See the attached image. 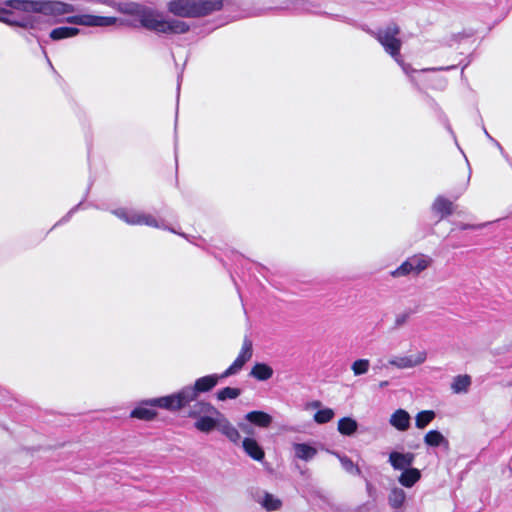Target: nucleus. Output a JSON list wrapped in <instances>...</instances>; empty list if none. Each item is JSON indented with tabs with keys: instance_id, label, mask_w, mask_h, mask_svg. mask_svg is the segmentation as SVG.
Instances as JSON below:
<instances>
[{
	"instance_id": "8fccbe9b",
	"label": "nucleus",
	"mask_w": 512,
	"mask_h": 512,
	"mask_svg": "<svg viewBox=\"0 0 512 512\" xmlns=\"http://www.w3.org/2000/svg\"><path fill=\"white\" fill-rule=\"evenodd\" d=\"M404 487L411 488L415 482H400Z\"/></svg>"
},
{
	"instance_id": "4c0bfd02",
	"label": "nucleus",
	"mask_w": 512,
	"mask_h": 512,
	"mask_svg": "<svg viewBox=\"0 0 512 512\" xmlns=\"http://www.w3.org/2000/svg\"><path fill=\"white\" fill-rule=\"evenodd\" d=\"M414 311L413 310H408L402 314H399L396 316V319H395V323H394V327L393 329H398L400 328L401 326H403L407 320L409 319V317L411 316V314H413Z\"/></svg>"
},
{
	"instance_id": "423d86ee",
	"label": "nucleus",
	"mask_w": 512,
	"mask_h": 512,
	"mask_svg": "<svg viewBox=\"0 0 512 512\" xmlns=\"http://www.w3.org/2000/svg\"><path fill=\"white\" fill-rule=\"evenodd\" d=\"M160 398L142 400L130 412V417L143 421H151L158 415Z\"/></svg>"
},
{
	"instance_id": "f257e3e1",
	"label": "nucleus",
	"mask_w": 512,
	"mask_h": 512,
	"mask_svg": "<svg viewBox=\"0 0 512 512\" xmlns=\"http://www.w3.org/2000/svg\"><path fill=\"white\" fill-rule=\"evenodd\" d=\"M319 7L318 3L309 0H263L262 5L254 3L251 6L238 0H172L168 3L169 12L182 18H202L224 8L237 12L239 18L261 16L271 10L317 14L315 9Z\"/></svg>"
},
{
	"instance_id": "b1692460",
	"label": "nucleus",
	"mask_w": 512,
	"mask_h": 512,
	"mask_svg": "<svg viewBox=\"0 0 512 512\" xmlns=\"http://www.w3.org/2000/svg\"><path fill=\"white\" fill-rule=\"evenodd\" d=\"M358 422L351 417H343L338 421V431L344 436H352L357 432Z\"/></svg>"
},
{
	"instance_id": "c756f323",
	"label": "nucleus",
	"mask_w": 512,
	"mask_h": 512,
	"mask_svg": "<svg viewBox=\"0 0 512 512\" xmlns=\"http://www.w3.org/2000/svg\"><path fill=\"white\" fill-rule=\"evenodd\" d=\"M334 415V411L331 408L326 407L318 409V411L314 414L313 418L317 424H325L330 422L333 419Z\"/></svg>"
},
{
	"instance_id": "393cba45",
	"label": "nucleus",
	"mask_w": 512,
	"mask_h": 512,
	"mask_svg": "<svg viewBox=\"0 0 512 512\" xmlns=\"http://www.w3.org/2000/svg\"><path fill=\"white\" fill-rule=\"evenodd\" d=\"M257 502L260 503L266 510L275 511L280 509L282 502L274 495L265 492L262 497L257 498Z\"/></svg>"
},
{
	"instance_id": "c85d7f7f",
	"label": "nucleus",
	"mask_w": 512,
	"mask_h": 512,
	"mask_svg": "<svg viewBox=\"0 0 512 512\" xmlns=\"http://www.w3.org/2000/svg\"><path fill=\"white\" fill-rule=\"evenodd\" d=\"M406 499V494L401 488H392L389 494V503L394 508H399L403 505Z\"/></svg>"
},
{
	"instance_id": "4468645a",
	"label": "nucleus",
	"mask_w": 512,
	"mask_h": 512,
	"mask_svg": "<svg viewBox=\"0 0 512 512\" xmlns=\"http://www.w3.org/2000/svg\"><path fill=\"white\" fill-rule=\"evenodd\" d=\"M389 423L398 431H407L411 426V416L404 409H397L390 417Z\"/></svg>"
},
{
	"instance_id": "412c9836",
	"label": "nucleus",
	"mask_w": 512,
	"mask_h": 512,
	"mask_svg": "<svg viewBox=\"0 0 512 512\" xmlns=\"http://www.w3.org/2000/svg\"><path fill=\"white\" fill-rule=\"evenodd\" d=\"M407 259L411 263L413 273L416 275L426 270L432 264V258L424 254L413 255Z\"/></svg>"
},
{
	"instance_id": "9d476101",
	"label": "nucleus",
	"mask_w": 512,
	"mask_h": 512,
	"mask_svg": "<svg viewBox=\"0 0 512 512\" xmlns=\"http://www.w3.org/2000/svg\"><path fill=\"white\" fill-rule=\"evenodd\" d=\"M415 459V455L411 452H398L392 451L389 454V463L395 470L406 471L412 466Z\"/></svg>"
},
{
	"instance_id": "de8ad7c7",
	"label": "nucleus",
	"mask_w": 512,
	"mask_h": 512,
	"mask_svg": "<svg viewBox=\"0 0 512 512\" xmlns=\"http://www.w3.org/2000/svg\"><path fill=\"white\" fill-rule=\"evenodd\" d=\"M311 407L313 408H317V409H321V402L316 400V401H313L311 404H310Z\"/></svg>"
},
{
	"instance_id": "aec40b11",
	"label": "nucleus",
	"mask_w": 512,
	"mask_h": 512,
	"mask_svg": "<svg viewBox=\"0 0 512 512\" xmlns=\"http://www.w3.org/2000/svg\"><path fill=\"white\" fill-rule=\"evenodd\" d=\"M424 443L428 447H449V441L443 436L439 430H430L424 436Z\"/></svg>"
},
{
	"instance_id": "3c124183",
	"label": "nucleus",
	"mask_w": 512,
	"mask_h": 512,
	"mask_svg": "<svg viewBox=\"0 0 512 512\" xmlns=\"http://www.w3.org/2000/svg\"><path fill=\"white\" fill-rule=\"evenodd\" d=\"M483 131H484V134L486 135V137L492 141L493 140V137L488 133V131L486 130V128L483 126Z\"/></svg>"
},
{
	"instance_id": "f704fd0d",
	"label": "nucleus",
	"mask_w": 512,
	"mask_h": 512,
	"mask_svg": "<svg viewBox=\"0 0 512 512\" xmlns=\"http://www.w3.org/2000/svg\"><path fill=\"white\" fill-rule=\"evenodd\" d=\"M244 365L245 364L242 363V360L235 359L234 362L222 374L219 375L221 379L235 375L244 367Z\"/></svg>"
},
{
	"instance_id": "72a5a7b5",
	"label": "nucleus",
	"mask_w": 512,
	"mask_h": 512,
	"mask_svg": "<svg viewBox=\"0 0 512 512\" xmlns=\"http://www.w3.org/2000/svg\"><path fill=\"white\" fill-rule=\"evenodd\" d=\"M370 366L368 359H358L353 362L351 369L355 376H360L367 373Z\"/></svg>"
},
{
	"instance_id": "ea45409f",
	"label": "nucleus",
	"mask_w": 512,
	"mask_h": 512,
	"mask_svg": "<svg viewBox=\"0 0 512 512\" xmlns=\"http://www.w3.org/2000/svg\"><path fill=\"white\" fill-rule=\"evenodd\" d=\"M162 229L169 230L172 233L178 234L181 237L185 238L189 242H192V238H195L194 236H190L188 234H185V233H182V232H178L176 229H174V228L164 224L163 221H162Z\"/></svg>"
},
{
	"instance_id": "a878e982",
	"label": "nucleus",
	"mask_w": 512,
	"mask_h": 512,
	"mask_svg": "<svg viewBox=\"0 0 512 512\" xmlns=\"http://www.w3.org/2000/svg\"><path fill=\"white\" fill-rule=\"evenodd\" d=\"M471 385V377L469 375H457L454 377L451 388L454 393H466Z\"/></svg>"
},
{
	"instance_id": "6ab92c4d",
	"label": "nucleus",
	"mask_w": 512,
	"mask_h": 512,
	"mask_svg": "<svg viewBox=\"0 0 512 512\" xmlns=\"http://www.w3.org/2000/svg\"><path fill=\"white\" fill-rule=\"evenodd\" d=\"M273 368L265 362H257L250 371V376L258 381H267L273 376Z\"/></svg>"
},
{
	"instance_id": "864d4df0",
	"label": "nucleus",
	"mask_w": 512,
	"mask_h": 512,
	"mask_svg": "<svg viewBox=\"0 0 512 512\" xmlns=\"http://www.w3.org/2000/svg\"><path fill=\"white\" fill-rule=\"evenodd\" d=\"M182 76L181 75H178V84H177V91L179 92L180 90V80H181Z\"/></svg>"
},
{
	"instance_id": "2eb2a0df",
	"label": "nucleus",
	"mask_w": 512,
	"mask_h": 512,
	"mask_svg": "<svg viewBox=\"0 0 512 512\" xmlns=\"http://www.w3.org/2000/svg\"><path fill=\"white\" fill-rule=\"evenodd\" d=\"M242 447L245 453L253 460L261 461L265 457V452L256 439L246 437L242 441Z\"/></svg>"
},
{
	"instance_id": "5701e85b",
	"label": "nucleus",
	"mask_w": 512,
	"mask_h": 512,
	"mask_svg": "<svg viewBox=\"0 0 512 512\" xmlns=\"http://www.w3.org/2000/svg\"><path fill=\"white\" fill-rule=\"evenodd\" d=\"M80 33V29L76 27L62 26L53 29L50 32V38L54 41L75 37Z\"/></svg>"
},
{
	"instance_id": "a211bd4d",
	"label": "nucleus",
	"mask_w": 512,
	"mask_h": 512,
	"mask_svg": "<svg viewBox=\"0 0 512 512\" xmlns=\"http://www.w3.org/2000/svg\"><path fill=\"white\" fill-rule=\"evenodd\" d=\"M432 211L440 216V219H444L447 216L453 214V203L444 196H437L432 206Z\"/></svg>"
},
{
	"instance_id": "37998d69",
	"label": "nucleus",
	"mask_w": 512,
	"mask_h": 512,
	"mask_svg": "<svg viewBox=\"0 0 512 512\" xmlns=\"http://www.w3.org/2000/svg\"><path fill=\"white\" fill-rule=\"evenodd\" d=\"M457 66L456 65H451V66H446V67H440V68H427V69H422L423 72H426V71H450V70H453V69H456Z\"/></svg>"
},
{
	"instance_id": "f8f14e48",
	"label": "nucleus",
	"mask_w": 512,
	"mask_h": 512,
	"mask_svg": "<svg viewBox=\"0 0 512 512\" xmlns=\"http://www.w3.org/2000/svg\"><path fill=\"white\" fill-rule=\"evenodd\" d=\"M189 30V24L183 20L162 17V34H184Z\"/></svg>"
},
{
	"instance_id": "ddd939ff",
	"label": "nucleus",
	"mask_w": 512,
	"mask_h": 512,
	"mask_svg": "<svg viewBox=\"0 0 512 512\" xmlns=\"http://www.w3.org/2000/svg\"><path fill=\"white\" fill-rule=\"evenodd\" d=\"M244 419L250 424L260 428H268L273 422V417L261 410H253L248 412L244 416Z\"/></svg>"
},
{
	"instance_id": "1a4fd4ad",
	"label": "nucleus",
	"mask_w": 512,
	"mask_h": 512,
	"mask_svg": "<svg viewBox=\"0 0 512 512\" xmlns=\"http://www.w3.org/2000/svg\"><path fill=\"white\" fill-rule=\"evenodd\" d=\"M427 358L425 351H420L415 355L395 357L389 361V364L397 368H412L422 364Z\"/></svg>"
},
{
	"instance_id": "dca6fc26",
	"label": "nucleus",
	"mask_w": 512,
	"mask_h": 512,
	"mask_svg": "<svg viewBox=\"0 0 512 512\" xmlns=\"http://www.w3.org/2000/svg\"><path fill=\"white\" fill-rule=\"evenodd\" d=\"M220 417L215 414H206L199 417L194 423V427L203 433H210L218 428Z\"/></svg>"
},
{
	"instance_id": "f03ea898",
	"label": "nucleus",
	"mask_w": 512,
	"mask_h": 512,
	"mask_svg": "<svg viewBox=\"0 0 512 512\" xmlns=\"http://www.w3.org/2000/svg\"><path fill=\"white\" fill-rule=\"evenodd\" d=\"M74 10L73 4L58 0H0V22L24 29H35L39 18L32 14L58 17Z\"/></svg>"
},
{
	"instance_id": "c9c22d12",
	"label": "nucleus",
	"mask_w": 512,
	"mask_h": 512,
	"mask_svg": "<svg viewBox=\"0 0 512 512\" xmlns=\"http://www.w3.org/2000/svg\"><path fill=\"white\" fill-rule=\"evenodd\" d=\"M421 471L417 468L410 466L406 471H403L397 480H420Z\"/></svg>"
},
{
	"instance_id": "7ed1b4c3",
	"label": "nucleus",
	"mask_w": 512,
	"mask_h": 512,
	"mask_svg": "<svg viewBox=\"0 0 512 512\" xmlns=\"http://www.w3.org/2000/svg\"><path fill=\"white\" fill-rule=\"evenodd\" d=\"M74 8H76L74 6ZM77 9H75L73 12L64 14L68 15L71 13H74ZM63 17V15H61ZM55 22L65 21L69 24L73 25H80L85 27H111L115 25H126V21L119 19L117 17L112 16H99V15H93V14H78V15H72L67 16L64 20L60 19V16L54 17Z\"/></svg>"
},
{
	"instance_id": "58836bf2",
	"label": "nucleus",
	"mask_w": 512,
	"mask_h": 512,
	"mask_svg": "<svg viewBox=\"0 0 512 512\" xmlns=\"http://www.w3.org/2000/svg\"><path fill=\"white\" fill-rule=\"evenodd\" d=\"M394 60L401 66L403 72L407 75H410L411 73L417 71V70L413 69L410 64L405 63L401 56L394 58Z\"/></svg>"
},
{
	"instance_id": "473e14b6",
	"label": "nucleus",
	"mask_w": 512,
	"mask_h": 512,
	"mask_svg": "<svg viewBox=\"0 0 512 512\" xmlns=\"http://www.w3.org/2000/svg\"><path fill=\"white\" fill-rule=\"evenodd\" d=\"M341 466L344 470L350 473L352 476H359L361 474L360 469L356 466L353 461L346 455H338Z\"/></svg>"
},
{
	"instance_id": "cd10ccee",
	"label": "nucleus",
	"mask_w": 512,
	"mask_h": 512,
	"mask_svg": "<svg viewBox=\"0 0 512 512\" xmlns=\"http://www.w3.org/2000/svg\"><path fill=\"white\" fill-rule=\"evenodd\" d=\"M242 393V390L237 387H224L217 391L216 397L219 401H226L228 399H236Z\"/></svg>"
},
{
	"instance_id": "9b49d317",
	"label": "nucleus",
	"mask_w": 512,
	"mask_h": 512,
	"mask_svg": "<svg viewBox=\"0 0 512 512\" xmlns=\"http://www.w3.org/2000/svg\"><path fill=\"white\" fill-rule=\"evenodd\" d=\"M192 405H188V413L187 416L193 419H199V417H202L206 414H219V410L215 408L212 404L209 402H206L204 400L196 401Z\"/></svg>"
},
{
	"instance_id": "a18cd8bd",
	"label": "nucleus",
	"mask_w": 512,
	"mask_h": 512,
	"mask_svg": "<svg viewBox=\"0 0 512 512\" xmlns=\"http://www.w3.org/2000/svg\"><path fill=\"white\" fill-rule=\"evenodd\" d=\"M476 226L471 224H461L460 229L461 230H468V229H475Z\"/></svg>"
},
{
	"instance_id": "0eeeda50",
	"label": "nucleus",
	"mask_w": 512,
	"mask_h": 512,
	"mask_svg": "<svg viewBox=\"0 0 512 512\" xmlns=\"http://www.w3.org/2000/svg\"><path fill=\"white\" fill-rule=\"evenodd\" d=\"M193 401L187 387L184 386L177 392L162 396V409L171 412L179 411L187 407Z\"/></svg>"
},
{
	"instance_id": "e433bc0d",
	"label": "nucleus",
	"mask_w": 512,
	"mask_h": 512,
	"mask_svg": "<svg viewBox=\"0 0 512 512\" xmlns=\"http://www.w3.org/2000/svg\"><path fill=\"white\" fill-rule=\"evenodd\" d=\"M413 273L411 263L406 259L398 268L391 272L393 277L407 276Z\"/></svg>"
},
{
	"instance_id": "6e6552de",
	"label": "nucleus",
	"mask_w": 512,
	"mask_h": 512,
	"mask_svg": "<svg viewBox=\"0 0 512 512\" xmlns=\"http://www.w3.org/2000/svg\"><path fill=\"white\" fill-rule=\"evenodd\" d=\"M221 377L219 374H210L195 380L194 385H187V389L193 400H196L201 393H207L213 390Z\"/></svg>"
},
{
	"instance_id": "09e8293b",
	"label": "nucleus",
	"mask_w": 512,
	"mask_h": 512,
	"mask_svg": "<svg viewBox=\"0 0 512 512\" xmlns=\"http://www.w3.org/2000/svg\"><path fill=\"white\" fill-rule=\"evenodd\" d=\"M471 60H472V55H469L468 56V61L462 66L461 74H463L464 69L471 63Z\"/></svg>"
},
{
	"instance_id": "20e7f679",
	"label": "nucleus",
	"mask_w": 512,
	"mask_h": 512,
	"mask_svg": "<svg viewBox=\"0 0 512 512\" xmlns=\"http://www.w3.org/2000/svg\"><path fill=\"white\" fill-rule=\"evenodd\" d=\"M111 213L128 225H146L149 227H158V220L154 215L135 208L118 207L111 210Z\"/></svg>"
},
{
	"instance_id": "bb28decb",
	"label": "nucleus",
	"mask_w": 512,
	"mask_h": 512,
	"mask_svg": "<svg viewBox=\"0 0 512 512\" xmlns=\"http://www.w3.org/2000/svg\"><path fill=\"white\" fill-rule=\"evenodd\" d=\"M436 417L433 410H422L415 417V426L418 429H425Z\"/></svg>"
},
{
	"instance_id": "39448f33",
	"label": "nucleus",
	"mask_w": 512,
	"mask_h": 512,
	"mask_svg": "<svg viewBox=\"0 0 512 512\" xmlns=\"http://www.w3.org/2000/svg\"><path fill=\"white\" fill-rule=\"evenodd\" d=\"M400 28L396 23L388 24L384 29L379 30L375 35L376 39L384 47L385 51L393 58L400 57L401 40L397 38Z\"/></svg>"
},
{
	"instance_id": "49530a36",
	"label": "nucleus",
	"mask_w": 512,
	"mask_h": 512,
	"mask_svg": "<svg viewBox=\"0 0 512 512\" xmlns=\"http://www.w3.org/2000/svg\"><path fill=\"white\" fill-rule=\"evenodd\" d=\"M329 16L332 17V18H335V19H340L341 18L344 22L351 23L350 19H348L346 17H341L340 15H329Z\"/></svg>"
},
{
	"instance_id": "7c9ffc66",
	"label": "nucleus",
	"mask_w": 512,
	"mask_h": 512,
	"mask_svg": "<svg viewBox=\"0 0 512 512\" xmlns=\"http://www.w3.org/2000/svg\"><path fill=\"white\" fill-rule=\"evenodd\" d=\"M252 354H253L252 341L249 340L248 338H245L243 341L241 351L238 354L236 359H240V360H242L243 364H246L251 359Z\"/></svg>"
},
{
	"instance_id": "603ef678",
	"label": "nucleus",
	"mask_w": 512,
	"mask_h": 512,
	"mask_svg": "<svg viewBox=\"0 0 512 512\" xmlns=\"http://www.w3.org/2000/svg\"><path fill=\"white\" fill-rule=\"evenodd\" d=\"M389 385V382L388 381H381L380 384H379V387L380 388H385Z\"/></svg>"
},
{
	"instance_id": "4be33fe9",
	"label": "nucleus",
	"mask_w": 512,
	"mask_h": 512,
	"mask_svg": "<svg viewBox=\"0 0 512 512\" xmlns=\"http://www.w3.org/2000/svg\"><path fill=\"white\" fill-rule=\"evenodd\" d=\"M294 452L297 458L305 461L311 460L317 454L316 448L308 443H295Z\"/></svg>"
},
{
	"instance_id": "c03bdc74",
	"label": "nucleus",
	"mask_w": 512,
	"mask_h": 512,
	"mask_svg": "<svg viewBox=\"0 0 512 512\" xmlns=\"http://www.w3.org/2000/svg\"><path fill=\"white\" fill-rule=\"evenodd\" d=\"M491 142L500 150L502 155L507 157V155L505 154V151H504L502 145L496 139L493 138V140Z\"/></svg>"
},
{
	"instance_id": "a19ab883",
	"label": "nucleus",
	"mask_w": 512,
	"mask_h": 512,
	"mask_svg": "<svg viewBox=\"0 0 512 512\" xmlns=\"http://www.w3.org/2000/svg\"><path fill=\"white\" fill-rule=\"evenodd\" d=\"M239 428L245 433V434H253L254 430H253V424H250L249 422H240L238 424Z\"/></svg>"
},
{
	"instance_id": "6e6d98bb",
	"label": "nucleus",
	"mask_w": 512,
	"mask_h": 512,
	"mask_svg": "<svg viewBox=\"0 0 512 512\" xmlns=\"http://www.w3.org/2000/svg\"><path fill=\"white\" fill-rule=\"evenodd\" d=\"M75 209L70 210V212L67 215V218L74 212Z\"/></svg>"
},
{
	"instance_id": "f3484780",
	"label": "nucleus",
	"mask_w": 512,
	"mask_h": 512,
	"mask_svg": "<svg viewBox=\"0 0 512 512\" xmlns=\"http://www.w3.org/2000/svg\"><path fill=\"white\" fill-rule=\"evenodd\" d=\"M218 416L220 417V422L217 430L226 436L231 442L238 443L240 440L238 430L230 423L223 413L219 412Z\"/></svg>"
},
{
	"instance_id": "2f4dec72",
	"label": "nucleus",
	"mask_w": 512,
	"mask_h": 512,
	"mask_svg": "<svg viewBox=\"0 0 512 512\" xmlns=\"http://www.w3.org/2000/svg\"><path fill=\"white\" fill-rule=\"evenodd\" d=\"M252 354H253L252 341L249 340L248 338H245L243 341L241 351L238 354L236 359H240V360H242L243 364H246L251 359Z\"/></svg>"
},
{
	"instance_id": "79ce46f5",
	"label": "nucleus",
	"mask_w": 512,
	"mask_h": 512,
	"mask_svg": "<svg viewBox=\"0 0 512 512\" xmlns=\"http://www.w3.org/2000/svg\"><path fill=\"white\" fill-rule=\"evenodd\" d=\"M473 35V33H467L465 31L463 32H459V33H455L452 35V40L453 41H456V42H460L462 41L464 38H468V37H471Z\"/></svg>"
},
{
	"instance_id": "5fc2aeb1",
	"label": "nucleus",
	"mask_w": 512,
	"mask_h": 512,
	"mask_svg": "<svg viewBox=\"0 0 512 512\" xmlns=\"http://www.w3.org/2000/svg\"><path fill=\"white\" fill-rule=\"evenodd\" d=\"M447 129L449 130V132H450L452 135H454V133H453V131H452V128H451L450 124H447Z\"/></svg>"
}]
</instances>
